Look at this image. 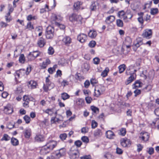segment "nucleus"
<instances>
[{"mask_svg":"<svg viewBox=\"0 0 159 159\" xmlns=\"http://www.w3.org/2000/svg\"><path fill=\"white\" fill-rule=\"evenodd\" d=\"M137 65H131L127 68L125 71L126 76H130L125 82V84L127 85L135 80L136 77V72L139 68L137 67Z\"/></svg>","mask_w":159,"mask_h":159,"instance_id":"nucleus-1","label":"nucleus"},{"mask_svg":"<svg viewBox=\"0 0 159 159\" xmlns=\"http://www.w3.org/2000/svg\"><path fill=\"white\" fill-rule=\"evenodd\" d=\"M49 77L50 76H48L46 78V83L44 84L43 87L44 90L46 92H47L48 90H51L54 87V84L51 83L48 79Z\"/></svg>","mask_w":159,"mask_h":159,"instance_id":"nucleus-2","label":"nucleus"},{"mask_svg":"<svg viewBox=\"0 0 159 159\" xmlns=\"http://www.w3.org/2000/svg\"><path fill=\"white\" fill-rule=\"evenodd\" d=\"M54 29L51 26H48L46 29V36L48 39L52 38L54 35Z\"/></svg>","mask_w":159,"mask_h":159,"instance_id":"nucleus-3","label":"nucleus"},{"mask_svg":"<svg viewBox=\"0 0 159 159\" xmlns=\"http://www.w3.org/2000/svg\"><path fill=\"white\" fill-rule=\"evenodd\" d=\"M57 141L51 140H48L45 145L47 146L49 149L52 151L57 146Z\"/></svg>","mask_w":159,"mask_h":159,"instance_id":"nucleus-4","label":"nucleus"},{"mask_svg":"<svg viewBox=\"0 0 159 159\" xmlns=\"http://www.w3.org/2000/svg\"><path fill=\"white\" fill-rule=\"evenodd\" d=\"M152 32L151 30L146 29L144 31L142 36L147 39H149L152 36Z\"/></svg>","mask_w":159,"mask_h":159,"instance_id":"nucleus-5","label":"nucleus"},{"mask_svg":"<svg viewBox=\"0 0 159 159\" xmlns=\"http://www.w3.org/2000/svg\"><path fill=\"white\" fill-rule=\"evenodd\" d=\"M120 143L123 147H125L131 144V142L126 138L122 139L120 140Z\"/></svg>","mask_w":159,"mask_h":159,"instance_id":"nucleus-6","label":"nucleus"},{"mask_svg":"<svg viewBox=\"0 0 159 159\" xmlns=\"http://www.w3.org/2000/svg\"><path fill=\"white\" fill-rule=\"evenodd\" d=\"M4 111L7 114H11L13 111L12 107L10 104L7 105L4 107Z\"/></svg>","mask_w":159,"mask_h":159,"instance_id":"nucleus-7","label":"nucleus"},{"mask_svg":"<svg viewBox=\"0 0 159 159\" xmlns=\"http://www.w3.org/2000/svg\"><path fill=\"white\" fill-rule=\"evenodd\" d=\"M87 39V36L84 34H80L77 37V39L81 43L84 42Z\"/></svg>","mask_w":159,"mask_h":159,"instance_id":"nucleus-8","label":"nucleus"},{"mask_svg":"<svg viewBox=\"0 0 159 159\" xmlns=\"http://www.w3.org/2000/svg\"><path fill=\"white\" fill-rule=\"evenodd\" d=\"M26 72L25 70L24 69H20L16 71L15 76L17 75L18 78L24 76Z\"/></svg>","mask_w":159,"mask_h":159,"instance_id":"nucleus-9","label":"nucleus"},{"mask_svg":"<svg viewBox=\"0 0 159 159\" xmlns=\"http://www.w3.org/2000/svg\"><path fill=\"white\" fill-rule=\"evenodd\" d=\"M51 151L45 145L42 148L40 151V153L43 155H45L49 153Z\"/></svg>","mask_w":159,"mask_h":159,"instance_id":"nucleus-10","label":"nucleus"},{"mask_svg":"<svg viewBox=\"0 0 159 159\" xmlns=\"http://www.w3.org/2000/svg\"><path fill=\"white\" fill-rule=\"evenodd\" d=\"M102 91L101 88L98 86H96L94 89V95L97 97H99L102 93Z\"/></svg>","mask_w":159,"mask_h":159,"instance_id":"nucleus-11","label":"nucleus"},{"mask_svg":"<svg viewBox=\"0 0 159 159\" xmlns=\"http://www.w3.org/2000/svg\"><path fill=\"white\" fill-rule=\"evenodd\" d=\"M62 41L65 45L68 46L71 43V39L69 36H66L63 38Z\"/></svg>","mask_w":159,"mask_h":159,"instance_id":"nucleus-12","label":"nucleus"},{"mask_svg":"<svg viewBox=\"0 0 159 159\" xmlns=\"http://www.w3.org/2000/svg\"><path fill=\"white\" fill-rule=\"evenodd\" d=\"M63 120L61 118L57 117V116L55 117H52L51 119V122L52 123H60Z\"/></svg>","mask_w":159,"mask_h":159,"instance_id":"nucleus-13","label":"nucleus"},{"mask_svg":"<svg viewBox=\"0 0 159 159\" xmlns=\"http://www.w3.org/2000/svg\"><path fill=\"white\" fill-rule=\"evenodd\" d=\"M141 134H142L141 138L143 141H147L148 140L149 137V135L148 133H141Z\"/></svg>","mask_w":159,"mask_h":159,"instance_id":"nucleus-14","label":"nucleus"},{"mask_svg":"<svg viewBox=\"0 0 159 159\" xmlns=\"http://www.w3.org/2000/svg\"><path fill=\"white\" fill-rule=\"evenodd\" d=\"M106 135L107 138L110 139H113L115 136L113 132L111 130L107 131Z\"/></svg>","mask_w":159,"mask_h":159,"instance_id":"nucleus-15","label":"nucleus"},{"mask_svg":"<svg viewBox=\"0 0 159 159\" xmlns=\"http://www.w3.org/2000/svg\"><path fill=\"white\" fill-rule=\"evenodd\" d=\"M37 84V83L35 81L31 80L28 83V86L30 89H34L36 88Z\"/></svg>","mask_w":159,"mask_h":159,"instance_id":"nucleus-16","label":"nucleus"},{"mask_svg":"<svg viewBox=\"0 0 159 159\" xmlns=\"http://www.w3.org/2000/svg\"><path fill=\"white\" fill-rule=\"evenodd\" d=\"M45 41L43 38H40L38 42V44L40 48L43 47L45 44Z\"/></svg>","mask_w":159,"mask_h":159,"instance_id":"nucleus-17","label":"nucleus"},{"mask_svg":"<svg viewBox=\"0 0 159 159\" xmlns=\"http://www.w3.org/2000/svg\"><path fill=\"white\" fill-rule=\"evenodd\" d=\"M34 139L37 142H41L43 141L44 140V136L41 134L36 135Z\"/></svg>","mask_w":159,"mask_h":159,"instance_id":"nucleus-18","label":"nucleus"},{"mask_svg":"<svg viewBox=\"0 0 159 159\" xmlns=\"http://www.w3.org/2000/svg\"><path fill=\"white\" fill-rule=\"evenodd\" d=\"M71 159H75L79 156V152L78 150L75 151V152L71 153L69 154Z\"/></svg>","mask_w":159,"mask_h":159,"instance_id":"nucleus-19","label":"nucleus"},{"mask_svg":"<svg viewBox=\"0 0 159 159\" xmlns=\"http://www.w3.org/2000/svg\"><path fill=\"white\" fill-rule=\"evenodd\" d=\"M115 20V17L113 16H110L107 17L105 22L107 24H110L112 22Z\"/></svg>","mask_w":159,"mask_h":159,"instance_id":"nucleus-20","label":"nucleus"},{"mask_svg":"<svg viewBox=\"0 0 159 159\" xmlns=\"http://www.w3.org/2000/svg\"><path fill=\"white\" fill-rule=\"evenodd\" d=\"M76 103L77 105L81 107L83 106L84 101L83 99L82 98L77 99L76 101Z\"/></svg>","mask_w":159,"mask_h":159,"instance_id":"nucleus-21","label":"nucleus"},{"mask_svg":"<svg viewBox=\"0 0 159 159\" xmlns=\"http://www.w3.org/2000/svg\"><path fill=\"white\" fill-rule=\"evenodd\" d=\"M97 34V33L95 31L90 30L88 33L89 36L92 38H95Z\"/></svg>","mask_w":159,"mask_h":159,"instance_id":"nucleus-22","label":"nucleus"},{"mask_svg":"<svg viewBox=\"0 0 159 159\" xmlns=\"http://www.w3.org/2000/svg\"><path fill=\"white\" fill-rule=\"evenodd\" d=\"M98 3L97 2H94L92 3L90 6V9L91 11H95L97 9Z\"/></svg>","mask_w":159,"mask_h":159,"instance_id":"nucleus-23","label":"nucleus"},{"mask_svg":"<svg viewBox=\"0 0 159 159\" xmlns=\"http://www.w3.org/2000/svg\"><path fill=\"white\" fill-rule=\"evenodd\" d=\"M45 112L48 115L52 116L54 113V109L53 108L47 109L45 111Z\"/></svg>","mask_w":159,"mask_h":159,"instance_id":"nucleus-24","label":"nucleus"},{"mask_svg":"<svg viewBox=\"0 0 159 159\" xmlns=\"http://www.w3.org/2000/svg\"><path fill=\"white\" fill-rule=\"evenodd\" d=\"M11 143L12 144L13 146H17L19 144L18 140L14 138H12L11 139Z\"/></svg>","mask_w":159,"mask_h":159,"instance_id":"nucleus-25","label":"nucleus"},{"mask_svg":"<svg viewBox=\"0 0 159 159\" xmlns=\"http://www.w3.org/2000/svg\"><path fill=\"white\" fill-rule=\"evenodd\" d=\"M109 71V69L108 68H106L101 73V75L103 77H106Z\"/></svg>","mask_w":159,"mask_h":159,"instance_id":"nucleus-26","label":"nucleus"},{"mask_svg":"<svg viewBox=\"0 0 159 159\" xmlns=\"http://www.w3.org/2000/svg\"><path fill=\"white\" fill-rule=\"evenodd\" d=\"M61 97L62 99L65 100L68 99L70 98V96L67 93H64L61 94Z\"/></svg>","mask_w":159,"mask_h":159,"instance_id":"nucleus-27","label":"nucleus"},{"mask_svg":"<svg viewBox=\"0 0 159 159\" xmlns=\"http://www.w3.org/2000/svg\"><path fill=\"white\" fill-rule=\"evenodd\" d=\"M52 19L53 20L59 21L61 20L62 18L60 16H57L55 14L52 15Z\"/></svg>","mask_w":159,"mask_h":159,"instance_id":"nucleus-28","label":"nucleus"},{"mask_svg":"<svg viewBox=\"0 0 159 159\" xmlns=\"http://www.w3.org/2000/svg\"><path fill=\"white\" fill-rule=\"evenodd\" d=\"M19 61L21 63H24L25 61V58L24 54H21L19 57Z\"/></svg>","mask_w":159,"mask_h":159,"instance_id":"nucleus-29","label":"nucleus"},{"mask_svg":"<svg viewBox=\"0 0 159 159\" xmlns=\"http://www.w3.org/2000/svg\"><path fill=\"white\" fill-rule=\"evenodd\" d=\"M27 57L29 60L31 61L34 60L36 58L34 57V55L33 52H30L28 55Z\"/></svg>","mask_w":159,"mask_h":159,"instance_id":"nucleus-30","label":"nucleus"},{"mask_svg":"<svg viewBox=\"0 0 159 159\" xmlns=\"http://www.w3.org/2000/svg\"><path fill=\"white\" fill-rule=\"evenodd\" d=\"M93 134L95 137L99 136L102 135V133L100 129H97L94 131Z\"/></svg>","mask_w":159,"mask_h":159,"instance_id":"nucleus-31","label":"nucleus"},{"mask_svg":"<svg viewBox=\"0 0 159 159\" xmlns=\"http://www.w3.org/2000/svg\"><path fill=\"white\" fill-rule=\"evenodd\" d=\"M11 139V138L7 134H4L3 137L1 139V141H7Z\"/></svg>","mask_w":159,"mask_h":159,"instance_id":"nucleus-32","label":"nucleus"},{"mask_svg":"<svg viewBox=\"0 0 159 159\" xmlns=\"http://www.w3.org/2000/svg\"><path fill=\"white\" fill-rule=\"evenodd\" d=\"M119 72L120 73H122L125 69V66L124 64L120 65L119 66Z\"/></svg>","mask_w":159,"mask_h":159,"instance_id":"nucleus-33","label":"nucleus"},{"mask_svg":"<svg viewBox=\"0 0 159 159\" xmlns=\"http://www.w3.org/2000/svg\"><path fill=\"white\" fill-rule=\"evenodd\" d=\"M116 23L117 26L119 27H122L123 26V21L120 19H117L116 20Z\"/></svg>","mask_w":159,"mask_h":159,"instance_id":"nucleus-34","label":"nucleus"},{"mask_svg":"<svg viewBox=\"0 0 159 159\" xmlns=\"http://www.w3.org/2000/svg\"><path fill=\"white\" fill-rule=\"evenodd\" d=\"M26 29H28L29 30H31L34 29V26L33 25L31 24V22H29L27 23Z\"/></svg>","mask_w":159,"mask_h":159,"instance_id":"nucleus-35","label":"nucleus"},{"mask_svg":"<svg viewBox=\"0 0 159 159\" xmlns=\"http://www.w3.org/2000/svg\"><path fill=\"white\" fill-rule=\"evenodd\" d=\"M132 42V40L129 37H126L125 39V44H131Z\"/></svg>","mask_w":159,"mask_h":159,"instance_id":"nucleus-36","label":"nucleus"},{"mask_svg":"<svg viewBox=\"0 0 159 159\" xmlns=\"http://www.w3.org/2000/svg\"><path fill=\"white\" fill-rule=\"evenodd\" d=\"M75 17H76V14H72L69 16L70 20L71 21H75Z\"/></svg>","mask_w":159,"mask_h":159,"instance_id":"nucleus-37","label":"nucleus"},{"mask_svg":"<svg viewBox=\"0 0 159 159\" xmlns=\"http://www.w3.org/2000/svg\"><path fill=\"white\" fill-rule=\"evenodd\" d=\"M30 136V130H26L25 133V136L26 138H29Z\"/></svg>","mask_w":159,"mask_h":159,"instance_id":"nucleus-38","label":"nucleus"},{"mask_svg":"<svg viewBox=\"0 0 159 159\" xmlns=\"http://www.w3.org/2000/svg\"><path fill=\"white\" fill-rule=\"evenodd\" d=\"M91 84L93 86L97 84L98 81L95 78H93L90 80Z\"/></svg>","mask_w":159,"mask_h":159,"instance_id":"nucleus-39","label":"nucleus"},{"mask_svg":"<svg viewBox=\"0 0 159 159\" xmlns=\"http://www.w3.org/2000/svg\"><path fill=\"white\" fill-rule=\"evenodd\" d=\"M82 20V18L81 16L76 15V17H75V21L80 22L81 23Z\"/></svg>","mask_w":159,"mask_h":159,"instance_id":"nucleus-40","label":"nucleus"},{"mask_svg":"<svg viewBox=\"0 0 159 159\" xmlns=\"http://www.w3.org/2000/svg\"><path fill=\"white\" fill-rule=\"evenodd\" d=\"M37 17L36 16H32L31 15H29L27 16V20L29 21L31 20L32 19L35 20L37 19Z\"/></svg>","mask_w":159,"mask_h":159,"instance_id":"nucleus-41","label":"nucleus"},{"mask_svg":"<svg viewBox=\"0 0 159 159\" xmlns=\"http://www.w3.org/2000/svg\"><path fill=\"white\" fill-rule=\"evenodd\" d=\"M91 109L92 111L94 113H97L99 112V109L97 107L94 106H92L91 107Z\"/></svg>","mask_w":159,"mask_h":159,"instance_id":"nucleus-42","label":"nucleus"},{"mask_svg":"<svg viewBox=\"0 0 159 159\" xmlns=\"http://www.w3.org/2000/svg\"><path fill=\"white\" fill-rule=\"evenodd\" d=\"M80 2H78L75 3L74 5V7L75 10H78L80 9Z\"/></svg>","mask_w":159,"mask_h":159,"instance_id":"nucleus-43","label":"nucleus"},{"mask_svg":"<svg viewBox=\"0 0 159 159\" xmlns=\"http://www.w3.org/2000/svg\"><path fill=\"white\" fill-rule=\"evenodd\" d=\"M23 118L25 121L26 123L28 124L30 122V118L28 116L25 115L24 117Z\"/></svg>","mask_w":159,"mask_h":159,"instance_id":"nucleus-44","label":"nucleus"},{"mask_svg":"<svg viewBox=\"0 0 159 159\" xmlns=\"http://www.w3.org/2000/svg\"><path fill=\"white\" fill-rule=\"evenodd\" d=\"M54 53V50L52 47H50L48 49V53L49 55H52Z\"/></svg>","mask_w":159,"mask_h":159,"instance_id":"nucleus-45","label":"nucleus"},{"mask_svg":"<svg viewBox=\"0 0 159 159\" xmlns=\"http://www.w3.org/2000/svg\"><path fill=\"white\" fill-rule=\"evenodd\" d=\"M60 139L62 140H64L66 139L67 137V134L66 133L61 134L59 136Z\"/></svg>","mask_w":159,"mask_h":159,"instance_id":"nucleus-46","label":"nucleus"},{"mask_svg":"<svg viewBox=\"0 0 159 159\" xmlns=\"http://www.w3.org/2000/svg\"><path fill=\"white\" fill-rule=\"evenodd\" d=\"M100 60L98 57H95L93 59V62L94 64L98 65L100 62Z\"/></svg>","mask_w":159,"mask_h":159,"instance_id":"nucleus-47","label":"nucleus"},{"mask_svg":"<svg viewBox=\"0 0 159 159\" xmlns=\"http://www.w3.org/2000/svg\"><path fill=\"white\" fill-rule=\"evenodd\" d=\"M126 15L128 19H131L133 15L129 10H127L125 12Z\"/></svg>","mask_w":159,"mask_h":159,"instance_id":"nucleus-48","label":"nucleus"},{"mask_svg":"<svg viewBox=\"0 0 159 159\" xmlns=\"http://www.w3.org/2000/svg\"><path fill=\"white\" fill-rule=\"evenodd\" d=\"M158 12V9L157 8H152L151 9V13L152 15H155Z\"/></svg>","mask_w":159,"mask_h":159,"instance_id":"nucleus-49","label":"nucleus"},{"mask_svg":"<svg viewBox=\"0 0 159 159\" xmlns=\"http://www.w3.org/2000/svg\"><path fill=\"white\" fill-rule=\"evenodd\" d=\"M15 124L11 122L7 124V128L9 129H11L15 126Z\"/></svg>","mask_w":159,"mask_h":159,"instance_id":"nucleus-50","label":"nucleus"},{"mask_svg":"<svg viewBox=\"0 0 159 159\" xmlns=\"http://www.w3.org/2000/svg\"><path fill=\"white\" fill-rule=\"evenodd\" d=\"M126 133L125 129L124 128H122L120 130V135L124 136L125 135Z\"/></svg>","mask_w":159,"mask_h":159,"instance_id":"nucleus-51","label":"nucleus"},{"mask_svg":"<svg viewBox=\"0 0 159 159\" xmlns=\"http://www.w3.org/2000/svg\"><path fill=\"white\" fill-rule=\"evenodd\" d=\"M78 149L75 146H72L70 148V151L69 152V154H70L71 153L75 152V151H77Z\"/></svg>","mask_w":159,"mask_h":159,"instance_id":"nucleus-52","label":"nucleus"},{"mask_svg":"<svg viewBox=\"0 0 159 159\" xmlns=\"http://www.w3.org/2000/svg\"><path fill=\"white\" fill-rule=\"evenodd\" d=\"M98 125L97 123L95 120H92L91 123L92 128L93 129L97 127Z\"/></svg>","mask_w":159,"mask_h":159,"instance_id":"nucleus-53","label":"nucleus"},{"mask_svg":"<svg viewBox=\"0 0 159 159\" xmlns=\"http://www.w3.org/2000/svg\"><path fill=\"white\" fill-rule=\"evenodd\" d=\"M96 44V43L94 41H90L89 44V46L91 48H93L95 47Z\"/></svg>","mask_w":159,"mask_h":159,"instance_id":"nucleus-54","label":"nucleus"},{"mask_svg":"<svg viewBox=\"0 0 159 159\" xmlns=\"http://www.w3.org/2000/svg\"><path fill=\"white\" fill-rule=\"evenodd\" d=\"M82 144V142L80 140H77L75 142V144L77 147H80Z\"/></svg>","mask_w":159,"mask_h":159,"instance_id":"nucleus-55","label":"nucleus"},{"mask_svg":"<svg viewBox=\"0 0 159 159\" xmlns=\"http://www.w3.org/2000/svg\"><path fill=\"white\" fill-rule=\"evenodd\" d=\"M137 147L138 148L137 149V151L139 152L141 151L143 148V146L140 144H138L137 145Z\"/></svg>","mask_w":159,"mask_h":159,"instance_id":"nucleus-56","label":"nucleus"},{"mask_svg":"<svg viewBox=\"0 0 159 159\" xmlns=\"http://www.w3.org/2000/svg\"><path fill=\"white\" fill-rule=\"evenodd\" d=\"M85 101L87 103H90L92 100V98L90 97H86L85 98Z\"/></svg>","mask_w":159,"mask_h":159,"instance_id":"nucleus-57","label":"nucleus"},{"mask_svg":"<svg viewBox=\"0 0 159 159\" xmlns=\"http://www.w3.org/2000/svg\"><path fill=\"white\" fill-rule=\"evenodd\" d=\"M89 131V128L87 127H83L82 128L81 132L83 133H87Z\"/></svg>","mask_w":159,"mask_h":159,"instance_id":"nucleus-58","label":"nucleus"},{"mask_svg":"<svg viewBox=\"0 0 159 159\" xmlns=\"http://www.w3.org/2000/svg\"><path fill=\"white\" fill-rule=\"evenodd\" d=\"M81 140L84 142L86 143H88L89 141L88 138L86 136L82 137L81 138Z\"/></svg>","mask_w":159,"mask_h":159,"instance_id":"nucleus-59","label":"nucleus"},{"mask_svg":"<svg viewBox=\"0 0 159 159\" xmlns=\"http://www.w3.org/2000/svg\"><path fill=\"white\" fill-rule=\"evenodd\" d=\"M32 52L34 54V57L35 58L39 56L41 53V52L38 51H34Z\"/></svg>","mask_w":159,"mask_h":159,"instance_id":"nucleus-60","label":"nucleus"},{"mask_svg":"<svg viewBox=\"0 0 159 159\" xmlns=\"http://www.w3.org/2000/svg\"><path fill=\"white\" fill-rule=\"evenodd\" d=\"M55 24L56 25L58 26L61 29H64L65 28V26L64 25L60 24L59 23L55 22Z\"/></svg>","mask_w":159,"mask_h":159,"instance_id":"nucleus-61","label":"nucleus"},{"mask_svg":"<svg viewBox=\"0 0 159 159\" xmlns=\"http://www.w3.org/2000/svg\"><path fill=\"white\" fill-rule=\"evenodd\" d=\"M143 43L141 40H138L137 41L136 43L135 44V46L137 48L142 44Z\"/></svg>","mask_w":159,"mask_h":159,"instance_id":"nucleus-62","label":"nucleus"},{"mask_svg":"<svg viewBox=\"0 0 159 159\" xmlns=\"http://www.w3.org/2000/svg\"><path fill=\"white\" fill-rule=\"evenodd\" d=\"M116 153L118 154H121L123 153V151L120 148L117 147L116 148Z\"/></svg>","mask_w":159,"mask_h":159,"instance_id":"nucleus-63","label":"nucleus"},{"mask_svg":"<svg viewBox=\"0 0 159 159\" xmlns=\"http://www.w3.org/2000/svg\"><path fill=\"white\" fill-rule=\"evenodd\" d=\"M90 84L89 81V80H86L84 83V86L85 88H87L89 86Z\"/></svg>","mask_w":159,"mask_h":159,"instance_id":"nucleus-64","label":"nucleus"}]
</instances>
